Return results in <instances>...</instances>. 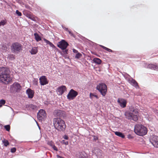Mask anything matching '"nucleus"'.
I'll list each match as a JSON object with an SVG mask.
<instances>
[{
	"instance_id": "nucleus-20",
	"label": "nucleus",
	"mask_w": 158,
	"mask_h": 158,
	"mask_svg": "<svg viewBox=\"0 0 158 158\" xmlns=\"http://www.w3.org/2000/svg\"><path fill=\"white\" fill-rule=\"evenodd\" d=\"M93 152L95 153L96 155H100L101 154V150L97 148H94L93 150Z\"/></svg>"
},
{
	"instance_id": "nucleus-42",
	"label": "nucleus",
	"mask_w": 158,
	"mask_h": 158,
	"mask_svg": "<svg viewBox=\"0 0 158 158\" xmlns=\"http://www.w3.org/2000/svg\"><path fill=\"white\" fill-rule=\"evenodd\" d=\"M64 50L63 51V52L64 54L66 55L68 54V49H66L65 50Z\"/></svg>"
},
{
	"instance_id": "nucleus-13",
	"label": "nucleus",
	"mask_w": 158,
	"mask_h": 158,
	"mask_svg": "<svg viewBox=\"0 0 158 158\" xmlns=\"http://www.w3.org/2000/svg\"><path fill=\"white\" fill-rule=\"evenodd\" d=\"M144 66L146 68H149L154 70H158V67L153 64H144Z\"/></svg>"
},
{
	"instance_id": "nucleus-12",
	"label": "nucleus",
	"mask_w": 158,
	"mask_h": 158,
	"mask_svg": "<svg viewBox=\"0 0 158 158\" xmlns=\"http://www.w3.org/2000/svg\"><path fill=\"white\" fill-rule=\"evenodd\" d=\"M40 83L41 85H44L48 83V81L46 76H42L39 78Z\"/></svg>"
},
{
	"instance_id": "nucleus-39",
	"label": "nucleus",
	"mask_w": 158,
	"mask_h": 158,
	"mask_svg": "<svg viewBox=\"0 0 158 158\" xmlns=\"http://www.w3.org/2000/svg\"><path fill=\"white\" fill-rule=\"evenodd\" d=\"M38 82L37 81V79H35L34 81H33V84L35 85H37Z\"/></svg>"
},
{
	"instance_id": "nucleus-40",
	"label": "nucleus",
	"mask_w": 158,
	"mask_h": 158,
	"mask_svg": "<svg viewBox=\"0 0 158 158\" xmlns=\"http://www.w3.org/2000/svg\"><path fill=\"white\" fill-rule=\"evenodd\" d=\"M48 44L50 46L52 47L53 48H55V46L51 42H50L49 44Z\"/></svg>"
},
{
	"instance_id": "nucleus-1",
	"label": "nucleus",
	"mask_w": 158,
	"mask_h": 158,
	"mask_svg": "<svg viewBox=\"0 0 158 158\" xmlns=\"http://www.w3.org/2000/svg\"><path fill=\"white\" fill-rule=\"evenodd\" d=\"M9 69L6 67H0V80L5 84H7L12 78L10 75Z\"/></svg>"
},
{
	"instance_id": "nucleus-17",
	"label": "nucleus",
	"mask_w": 158,
	"mask_h": 158,
	"mask_svg": "<svg viewBox=\"0 0 158 158\" xmlns=\"http://www.w3.org/2000/svg\"><path fill=\"white\" fill-rule=\"evenodd\" d=\"M26 93L28 95V98H32L34 96V92L30 89H28L26 90Z\"/></svg>"
},
{
	"instance_id": "nucleus-31",
	"label": "nucleus",
	"mask_w": 158,
	"mask_h": 158,
	"mask_svg": "<svg viewBox=\"0 0 158 158\" xmlns=\"http://www.w3.org/2000/svg\"><path fill=\"white\" fill-rule=\"evenodd\" d=\"M26 16L27 17L30 19H31L33 20H34V17L31 14H27Z\"/></svg>"
},
{
	"instance_id": "nucleus-7",
	"label": "nucleus",
	"mask_w": 158,
	"mask_h": 158,
	"mask_svg": "<svg viewBox=\"0 0 158 158\" xmlns=\"http://www.w3.org/2000/svg\"><path fill=\"white\" fill-rule=\"evenodd\" d=\"M78 95V93L73 89H71L68 93L67 97L69 100L74 99Z\"/></svg>"
},
{
	"instance_id": "nucleus-14",
	"label": "nucleus",
	"mask_w": 158,
	"mask_h": 158,
	"mask_svg": "<svg viewBox=\"0 0 158 158\" xmlns=\"http://www.w3.org/2000/svg\"><path fill=\"white\" fill-rule=\"evenodd\" d=\"M26 107L29 110H37L38 109V107L36 105L33 104H27L26 105Z\"/></svg>"
},
{
	"instance_id": "nucleus-43",
	"label": "nucleus",
	"mask_w": 158,
	"mask_h": 158,
	"mask_svg": "<svg viewBox=\"0 0 158 158\" xmlns=\"http://www.w3.org/2000/svg\"><path fill=\"white\" fill-rule=\"evenodd\" d=\"M52 148L54 149V150L55 151H57L58 150L57 148L56 147V146L54 145Z\"/></svg>"
},
{
	"instance_id": "nucleus-47",
	"label": "nucleus",
	"mask_w": 158,
	"mask_h": 158,
	"mask_svg": "<svg viewBox=\"0 0 158 158\" xmlns=\"http://www.w3.org/2000/svg\"><path fill=\"white\" fill-rule=\"evenodd\" d=\"M57 158H64V157L60 156L58 155H57Z\"/></svg>"
},
{
	"instance_id": "nucleus-9",
	"label": "nucleus",
	"mask_w": 158,
	"mask_h": 158,
	"mask_svg": "<svg viewBox=\"0 0 158 158\" xmlns=\"http://www.w3.org/2000/svg\"><path fill=\"white\" fill-rule=\"evenodd\" d=\"M46 117V114L45 111L43 109L40 110L37 114V118L39 120L44 119Z\"/></svg>"
},
{
	"instance_id": "nucleus-34",
	"label": "nucleus",
	"mask_w": 158,
	"mask_h": 158,
	"mask_svg": "<svg viewBox=\"0 0 158 158\" xmlns=\"http://www.w3.org/2000/svg\"><path fill=\"white\" fill-rule=\"evenodd\" d=\"M82 56V55L79 53H78L75 55V58H79Z\"/></svg>"
},
{
	"instance_id": "nucleus-3",
	"label": "nucleus",
	"mask_w": 158,
	"mask_h": 158,
	"mask_svg": "<svg viewBox=\"0 0 158 158\" xmlns=\"http://www.w3.org/2000/svg\"><path fill=\"white\" fill-rule=\"evenodd\" d=\"M134 131L137 135L143 136L147 133L148 130L147 128L143 125L137 124L135 127Z\"/></svg>"
},
{
	"instance_id": "nucleus-49",
	"label": "nucleus",
	"mask_w": 158,
	"mask_h": 158,
	"mask_svg": "<svg viewBox=\"0 0 158 158\" xmlns=\"http://www.w3.org/2000/svg\"><path fill=\"white\" fill-rule=\"evenodd\" d=\"M2 105H0V107H2Z\"/></svg>"
},
{
	"instance_id": "nucleus-15",
	"label": "nucleus",
	"mask_w": 158,
	"mask_h": 158,
	"mask_svg": "<svg viewBox=\"0 0 158 158\" xmlns=\"http://www.w3.org/2000/svg\"><path fill=\"white\" fill-rule=\"evenodd\" d=\"M66 90V88L65 86L63 85L57 89V92L59 94L61 95Z\"/></svg>"
},
{
	"instance_id": "nucleus-8",
	"label": "nucleus",
	"mask_w": 158,
	"mask_h": 158,
	"mask_svg": "<svg viewBox=\"0 0 158 158\" xmlns=\"http://www.w3.org/2000/svg\"><path fill=\"white\" fill-rule=\"evenodd\" d=\"M68 43L64 40H62L58 42L57 46L63 50H65L68 46Z\"/></svg>"
},
{
	"instance_id": "nucleus-45",
	"label": "nucleus",
	"mask_w": 158,
	"mask_h": 158,
	"mask_svg": "<svg viewBox=\"0 0 158 158\" xmlns=\"http://www.w3.org/2000/svg\"><path fill=\"white\" fill-rule=\"evenodd\" d=\"M63 138L65 139L68 140L69 139V137L67 135H64Z\"/></svg>"
},
{
	"instance_id": "nucleus-46",
	"label": "nucleus",
	"mask_w": 158,
	"mask_h": 158,
	"mask_svg": "<svg viewBox=\"0 0 158 158\" xmlns=\"http://www.w3.org/2000/svg\"><path fill=\"white\" fill-rule=\"evenodd\" d=\"M73 52L74 53H78L77 51L75 49H73Z\"/></svg>"
},
{
	"instance_id": "nucleus-16",
	"label": "nucleus",
	"mask_w": 158,
	"mask_h": 158,
	"mask_svg": "<svg viewBox=\"0 0 158 158\" xmlns=\"http://www.w3.org/2000/svg\"><path fill=\"white\" fill-rule=\"evenodd\" d=\"M118 102L122 107L124 108L126 107L127 102L125 100L123 99H118Z\"/></svg>"
},
{
	"instance_id": "nucleus-5",
	"label": "nucleus",
	"mask_w": 158,
	"mask_h": 158,
	"mask_svg": "<svg viewBox=\"0 0 158 158\" xmlns=\"http://www.w3.org/2000/svg\"><path fill=\"white\" fill-rule=\"evenodd\" d=\"M11 50L12 52L16 54L19 53L23 50L22 45L17 42L13 43L11 46Z\"/></svg>"
},
{
	"instance_id": "nucleus-4",
	"label": "nucleus",
	"mask_w": 158,
	"mask_h": 158,
	"mask_svg": "<svg viewBox=\"0 0 158 158\" xmlns=\"http://www.w3.org/2000/svg\"><path fill=\"white\" fill-rule=\"evenodd\" d=\"M130 112L127 114V116L128 119H132L134 121H136L138 119V112L137 110L134 109L133 107L130 108Z\"/></svg>"
},
{
	"instance_id": "nucleus-24",
	"label": "nucleus",
	"mask_w": 158,
	"mask_h": 158,
	"mask_svg": "<svg viewBox=\"0 0 158 158\" xmlns=\"http://www.w3.org/2000/svg\"><path fill=\"white\" fill-rule=\"evenodd\" d=\"M34 35L35 37V40L37 41H39L41 40V37L37 33H35L34 34Z\"/></svg>"
},
{
	"instance_id": "nucleus-41",
	"label": "nucleus",
	"mask_w": 158,
	"mask_h": 158,
	"mask_svg": "<svg viewBox=\"0 0 158 158\" xmlns=\"http://www.w3.org/2000/svg\"><path fill=\"white\" fill-rule=\"evenodd\" d=\"M16 149L15 148H13L11 149V152L12 153L15 152H16Z\"/></svg>"
},
{
	"instance_id": "nucleus-21",
	"label": "nucleus",
	"mask_w": 158,
	"mask_h": 158,
	"mask_svg": "<svg viewBox=\"0 0 158 158\" xmlns=\"http://www.w3.org/2000/svg\"><path fill=\"white\" fill-rule=\"evenodd\" d=\"M115 134L119 137H121L122 138H124L125 137L124 135L122 133L119 131H116L114 132Z\"/></svg>"
},
{
	"instance_id": "nucleus-11",
	"label": "nucleus",
	"mask_w": 158,
	"mask_h": 158,
	"mask_svg": "<svg viewBox=\"0 0 158 158\" xmlns=\"http://www.w3.org/2000/svg\"><path fill=\"white\" fill-rule=\"evenodd\" d=\"M53 114L56 116H59L60 117H64L65 116V112L64 111L60 110H57L54 111Z\"/></svg>"
},
{
	"instance_id": "nucleus-30",
	"label": "nucleus",
	"mask_w": 158,
	"mask_h": 158,
	"mask_svg": "<svg viewBox=\"0 0 158 158\" xmlns=\"http://www.w3.org/2000/svg\"><path fill=\"white\" fill-rule=\"evenodd\" d=\"M2 143L5 146H7L9 144V143L8 141L7 140H2Z\"/></svg>"
},
{
	"instance_id": "nucleus-33",
	"label": "nucleus",
	"mask_w": 158,
	"mask_h": 158,
	"mask_svg": "<svg viewBox=\"0 0 158 158\" xmlns=\"http://www.w3.org/2000/svg\"><path fill=\"white\" fill-rule=\"evenodd\" d=\"M79 157H81L82 158V157H86L85 156V154L83 152H81L80 153V155H79Z\"/></svg>"
},
{
	"instance_id": "nucleus-25",
	"label": "nucleus",
	"mask_w": 158,
	"mask_h": 158,
	"mask_svg": "<svg viewBox=\"0 0 158 158\" xmlns=\"http://www.w3.org/2000/svg\"><path fill=\"white\" fill-rule=\"evenodd\" d=\"M1 48L3 52H6L7 51V47L5 45L3 44L2 45Z\"/></svg>"
},
{
	"instance_id": "nucleus-18",
	"label": "nucleus",
	"mask_w": 158,
	"mask_h": 158,
	"mask_svg": "<svg viewBox=\"0 0 158 158\" xmlns=\"http://www.w3.org/2000/svg\"><path fill=\"white\" fill-rule=\"evenodd\" d=\"M13 87L16 92H18L21 88L20 84L18 83H14L13 85Z\"/></svg>"
},
{
	"instance_id": "nucleus-38",
	"label": "nucleus",
	"mask_w": 158,
	"mask_h": 158,
	"mask_svg": "<svg viewBox=\"0 0 158 158\" xmlns=\"http://www.w3.org/2000/svg\"><path fill=\"white\" fill-rule=\"evenodd\" d=\"M5 101L3 99H2L0 100V104L3 105L5 103Z\"/></svg>"
},
{
	"instance_id": "nucleus-35",
	"label": "nucleus",
	"mask_w": 158,
	"mask_h": 158,
	"mask_svg": "<svg viewBox=\"0 0 158 158\" xmlns=\"http://www.w3.org/2000/svg\"><path fill=\"white\" fill-rule=\"evenodd\" d=\"M48 145L52 147L54 145V143L52 141L48 142Z\"/></svg>"
},
{
	"instance_id": "nucleus-6",
	"label": "nucleus",
	"mask_w": 158,
	"mask_h": 158,
	"mask_svg": "<svg viewBox=\"0 0 158 158\" xmlns=\"http://www.w3.org/2000/svg\"><path fill=\"white\" fill-rule=\"evenodd\" d=\"M96 89L103 96H105L107 92V86L104 83H101L97 85Z\"/></svg>"
},
{
	"instance_id": "nucleus-37",
	"label": "nucleus",
	"mask_w": 158,
	"mask_h": 158,
	"mask_svg": "<svg viewBox=\"0 0 158 158\" xmlns=\"http://www.w3.org/2000/svg\"><path fill=\"white\" fill-rule=\"evenodd\" d=\"M16 13L19 16H21L22 15V13L18 10H16Z\"/></svg>"
},
{
	"instance_id": "nucleus-36",
	"label": "nucleus",
	"mask_w": 158,
	"mask_h": 158,
	"mask_svg": "<svg viewBox=\"0 0 158 158\" xmlns=\"http://www.w3.org/2000/svg\"><path fill=\"white\" fill-rule=\"evenodd\" d=\"M61 143L62 144H64L66 145H68L69 144V142L67 141H65L64 140H62L61 141Z\"/></svg>"
},
{
	"instance_id": "nucleus-22",
	"label": "nucleus",
	"mask_w": 158,
	"mask_h": 158,
	"mask_svg": "<svg viewBox=\"0 0 158 158\" xmlns=\"http://www.w3.org/2000/svg\"><path fill=\"white\" fill-rule=\"evenodd\" d=\"M38 52L37 48L36 47L33 48L30 51L31 54L32 55L36 54Z\"/></svg>"
},
{
	"instance_id": "nucleus-26",
	"label": "nucleus",
	"mask_w": 158,
	"mask_h": 158,
	"mask_svg": "<svg viewBox=\"0 0 158 158\" xmlns=\"http://www.w3.org/2000/svg\"><path fill=\"white\" fill-rule=\"evenodd\" d=\"M8 58L10 60H13L15 59V56L13 54H10L8 55Z\"/></svg>"
},
{
	"instance_id": "nucleus-44",
	"label": "nucleus",
	"mask_w": 158,
	"mask_h": 158,
	"mask_svg": "<svg viewBox=\"0 0 158 158\" xmlns=\"http://www.w3.org/2000/svg\"><path fill=\"white\" fill-rule=\"evenodd\" d=\"M44 40L47 44H49V43L50 42L49 41L45 39H44Z\"/></svg>"
},
{
	"instance_id": "nucleus-27",
	"label": "nucleus",
	"mask_w": 158,
	"mask_h": 158,
	"mask_svg": "<svg viewBox=\"0 0 158 158\" xmlns=\"http://www.w3.org/2000/svg\"><path fill=\"white\" fill-rule=\"evenodd\" d=\"M6 23V20H2L0 22V26H4Z\"/></svg>"
},
{
	"instance_id": "nucleus-28",
	"label": "nucleus",
	"mask_w": 158,
	"mask_h": 158,
	"mask_svg": "<svg viewBox=\"0 0 158 158\" xmlns=\"http://www.w3.org/2000/svg\"><path fill=\"white\" fill-rule=\"evenodd\" d=\"M94 97L96 98L97 99L98 98V97L97 96V95L95 94H94L90 93V98L91 99H93V97Z\"/></svg>"
},
{
	"instance_id": "nucleus-2",
	"label": "nucleus",
	"mask_w": 158,
	"mask_h": 158,
	"mask_svg": "<svg viewBox=\"0 0 158 158\" xmlns=\"http://www.w3.org/2000/svg\"><path fill=\"white\" fill-rule=\"evenodd\" d=\"M53 123L55 128L59 131L65 130L66 126L64 121L61 118H54Z\"/></svg>"
},
{
	"instance_id": "nucleus-10",
	"label": "nucleus",
	"mask_w": 158,
	"mask_h": 158,
	"mask_svg": "<svg viewBox=\"0 0 158 158\" xmlns=\"http://www.w3.org/2000/svg\"><path fill=\"white\" fill-rule=\"evenodd\" d=\"M150 142L155 147L158 148V136L153 135L150 139Z\"/></svg>"
},
{
	"instance_id": "nucleus-29",
	"label": "nucleus",
	"mask_w": 158,
	"mask_h": 158,
	"mask_svg": "<svg viewBox=\"0 0 158 158\" xmlns=\"http://www.w3.org/2000/svg\"><path fill=\"white\" fill-rule=\"evenodd\" d=\"M100 46L102 48H103L104 49H105L106 50L109 52H112L113 51L112 50H111V49H109L105 47H104L102 45H100Z\"/></svg>"
},
{
	"instance_id": "nucleus-23",
	"label": "nucleus",
	"mask_w": 158,
	"mask_h": 158,
	"mask_svg": "<svg viewBox=\"0 0 158 158\" xmlns=\"http://www.w3.org/2000/svg\"><path fill=\"white\" fill-rule=\"evenodd\" d=\"M93 61L95 63L98 64H100L102 62L101 60L98 58H94L93 60Z\"/></svg>"
},
{
	"instance_id": "nucleus-48",
	"label": "nucleus",
	"mask_w": 158,
	"mask_h": 158,
	"mask_svg": "<svg viewBox=\"0 0 158 158\" xmlns=\"http://www.w3.org/2000/svg\"><path fill=\"white\" fill-rule=\"evenodd\" d=\"M69 33L71 35H72V33H71V32L70 31H69Z\"/></svg>"
},
{
	"instance_id": "nucleus-19",
	"label": "nucleus",
	"mask_w": 158,
	"mask_h": 158,
	"mask_svg": "<svg viewBox=\"0 0 158 158\" xmlns=\"http://www.w3.org/2000/svg\"><path fill=\"white\" fill-rule=\"evenodd\" d=\"M129 82L133 86L137 88L139 87L138 84L137 82L134 79L131 78L129 80Z\"/></svg>"
},
{
	"instance_id": "nucleus-32",
	"label": "nucleus",
	"mask_w": 158,
	"mask_h": 158,
	"mask_svg": "<svg viewBox=\"0 0 158 158\" xmlns=\"http://www.w3.org/2000/svg\"><path fill=\"white\" fill-rule=\"evenodd\" d=\"M4 127L7 131H10V125H5L4 126Z\"/></svg>"
}]
</instances>
